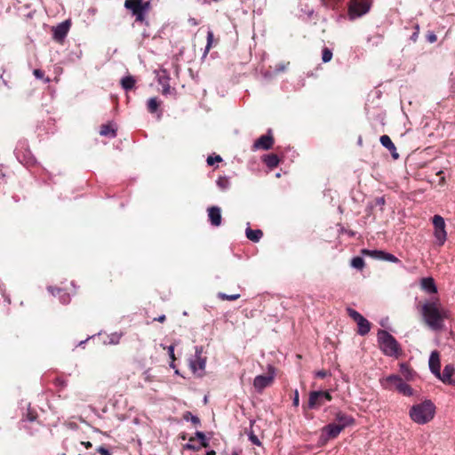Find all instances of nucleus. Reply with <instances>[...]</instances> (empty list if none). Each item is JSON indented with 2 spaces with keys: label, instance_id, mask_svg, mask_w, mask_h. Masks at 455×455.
Here are the masks:
<instances>
[{
  "label": "nucleus",
  "instance_id": "nucleus-1",
  "mask_svg": "<svg viewBox=\"0 0 455 455\" xmlns=\"http://www.w3.org/2000/svg\"><path fill=\"white\" fill-rule=\"evenodd\" d=\"M421 315L426 325L432 331L443 329L445 320L450 318L451 312L444 307L438 298L427 300L421 306Z\"/></svg>",
  "mask_w": 455,
  "mask_h": 455
},
{
  "label": "nucleus",
  "instance_id": "nucleus-2",
  "mask_svg": "<svg viewBox=\"0 0 455 455\" xmlns=\"http://www.w3.org/2000/svg\"><path fill=\"white\" fill-rule=\"evenodd\" d=\"M436 407L435 403L426 399L419 403L412 405L409 411L411 419L419 425H425L430 422L435 415Z\"/></svg>",
  "mask_w": 455,
  "mask_h": 455
},
{
  "label": "nucleus",
  "instance_id": "nucleus-3",
  "mask_svg": "<svg viewBox=\"0 0 455 455\" xmlns=\"http://www.w3.org/2000/svg\"><path fill=\"white\" fill-rule=\"evenodd\" d=\"M377 338L379 349L385 355L397 358L401 355L399 343L388 331L379 330Z\"/></svg>",
  "mask_w": 455,
  "mask_h": 455
},
{
  "label": "nucleus",
  "instance_id": "nucleus-4",
  "mask_svg": "<svg viewBox=\"0 0 455 455\" xmlns=\"http://www.w3.org/2000/svg\"><path fill=\"white\" fill-rule=\"evenodd\" d=\"M150 2L144 0H125L124 7L131 11L135 21L148 24L147 15L150 10Z\"/></svg>",
  "mask_w": 455,
  "mask_h": 455
},
{
  "label": "nucleus",
  "instance_id": "nucleus-5",
  "mask_svg": "<svg viewBox=\"0 0 455 455\" xmlns=\"http://www.w3.org/2000/svg\"><path fill=\"white\" fill-rule=\"evenodd\" d=\"M204 353V347L202 346H196L195 347V355L189 360V366L191 371L198 376H203L206 365V357L202 355Z\"/></svg>",
  "mask_w": 455,
  "mask_h": 455
},
{
  "label": "nucleus",
  "instance_id": "nucleus-6",
  "mask_svg": "<svg viewBox=\"0 0 455 455\" xmlns=\"http://www.w3.org/2000/svg\"><path fill=\"white\" fill-rule=\"evenodd\" d=\"M332 399L331 392L326 391H312L309 393L307 407L309 409H317L324 404L325 402H330Z\"/></svg>",
  "mask_w": 455,
  "mask_h": 455
},
{
  "label": "nucleus",
  "instance_id": "nucleus-7",
  "mask_svg": "<svg viewBox=\"0 0 455 455\" xmlns=\"http://www.w3.org/2000/svg\"><path fill=\"white\" fill-rule=\"evenodd\" d=\"M275 371L272 365L268 366V372L267 375H258L254 378L253 387L259 392H262L266 387H269L275 379Z\"/></svg>",
  "mask_w": 455,
  "mask_h": 455
},
{
  "label": "nucleus",
  "instance_id": "nucleus-8",
  "mask_svg": "<svg viewBox=\"0 0 455 455\" xmlns=\"http://www.w3.org/2000/svg\"><path fill=\"white\" fill-rule=\"evenodd\" d=\"M371 8L368 0H351L349 4V16L351 19H355L367 13Z\"/></svg>",
  "mask_w": 455,
  "mask_h": 455
},
{
  "label": "nucleus",
  "instance_id": "nucleus-9",
  "mask_svg": "<svg viewBox=\"0 0 455 455\" xmlns=\"http://www.w3.org/2000/svg\"><path fill=\"white\" fill-rule=\"evenodd\" d=\"M342 430V427L336 423L328 424L322 429L321 440L323 443H326L330 439H334Z\"/></svg>",
  "mask_w": 455,
  "mask_h": 455
},
{
  "label": "nucleus",
  "instance_id": "nucleus-10",
  "mask_svg": "<svg viewBox=\"0 0 455 455\" xmlns=\"http://www.w3.org/2000/svg\"><path fill=\"white\" fill-rule=\"evenodd\" d=\"M270 133L271 131H268L267 134L262 135L257 140H255L252 146L253 149H270L274 144V139Z\"/></svg>",
  "mask_w": 455,
  "mask_h": 455
},
{
  "label": "nucleus",
  "instance_id": "nucleus-11",
  "mask_svg": "<svg viewBox=\"0 0 455 455\" xmlns=\"http://www.w3.org/2000/svg\"><path fill=\"white\" fill-rule=\"evenodd\" d=\"M428 366H429L430 371L435 376H440L441 363H440V354L438 351L434 350L431 352L429 360H428Z\"/></svg>",
  "mask_w": 455,
  "mask_h": 455
},
{
  "label": "nucleus",
  "instance_id": "nucleus-12",
  "mask_svg": "<svg viewBox=\"0 0 455 455\" xmlns=\"http://www.w3.org/2000/svg\"><path fill=\"white\" fill-rule=\"evenodd\" d=\"M70 22L65 20L52 28L53 38L57 41L64 39L69 30Z\"/></svg>",
  "mask_w": 455,
  "mask_h": 455
},
{
  "label": "nucleus",
  "instance_id": "nucleus-13",
  "mask_svg": "<svg viewBox=\"0 0 455 455\" xmlns=\"http://www.w3.org/2000/svg\"><path fill=\"white\" fill-rule=\"evenodd\" d=\"M454 373L455 367L452 364H447L444 366L443 372L440 371V376L435 377L445 384L455 386V379H451Z\"/></svg>",
  "mask_w": 455,
  "mask_h": 455
},
{
  "label": "nucleus",
  "instance_id": "nucleus-14",
  "mask_svg": "<svg viewBox=\"0 0 455 455\" xmlns=\"http://www.w3.org/2000/svg\"><path fill=\"white\" fill-rule=\"evenodd\" d=\"M420 288L428 294L437 293V286L432 277H424L420 280Z\"/></svg>",
  "mask_w": 455,
  "mask_h": 455
},
{
  "label": "nucleus",
  "instance_id": "nucleus-15",
  "mask_svg": "<svg viewBox=\"0 0 455 455\" xmlns=\"http://www.w3.org/2000/svg\"><path fill=\"white\" fill-rule=\"evenodd\" d=\"M208 217L211 224L219 227L221 224L220 208L218 206H212L208 209Z\"/></svg>",
  "mask_w": 455,
  "mask_h": 455
},
{
  "label": "nucleus",
  "instance_id": "nucleus-16",
  "mask_svg": "<svg viewBox=\"0 0 455 455\" xmlns=\"http://www.w3.org/2000/svg\"><path fill=\"white\" fill-rule=\"evenodd\" d=\"M403 379L398 375H389L385 379H381V385L386 389H390L393 386L397 390L399 382H403Z\"/></svg>",
  "mask_w": 455,
  "mask_h": 455
},
{
  "label": "nucleus",
  "instance_id": "nucleus-17",
  "mask_svg": "<svg viewBox=\"0 0 455 455\" xmlns=\"http://www.w3.org/2000/svg\"><path fill=\"white\" fill-rule=\"evenodd\" d=\"M335 419L338 421L337 425H339V427H342V429H344L345 427H347L348 426L353 425L355 422V419H353V417H351L342 411H338L335 414Z\"/></svg>",
  "mask_w": 455,
  "mask_h": 455
},
{
  "label": "nucleus",
  "instance_id": "nucleus-18",
  "mask_svg": "<svg viewBox=\"0 0 455 455\" xmlns=\"http://www.w3.org/2000/svg\"><path fill=\"white\" fill-rule=\"evenodd\" d=\"M356 323L358 326V333L360 335L364 336L370 331L371 324L366 318L362 317Z\"/></svg>",
  "mask_w": 455,
  "mask_h": 455
},
{
  "label": "nucleus",
  "instance_id": "nucleus-19",
  "mask_svg": "<svg viewBox=\"0 0 455 455\" xmlns=\"http://www.w3.org/2000/svg\"><path fill=\"white\" fill-rule=\"evenodd\" d=\"M399 367H400V372L405 379H407V380L413 379V378L415 376V372L409 367L408 364L402 363H400Z\"/></svg>",
  "mask_w": 455,
  "mask_h": 455
},
{
  "label": "nucleus",
  "instance_id": "nucleus-20",
  "mask_svg": "<svg viewBox=\"0 0 455 455\" xmlns=\"http://www.w3.org/2000/svg\"><path fill=\"white\" fill-rule=\"evenodd\" d=\"M245 233H246V237L249 240L255 242V243L259 242L263 235V233L260 229H251L250 228H248L246 229Z\"/></svg>",
  "mask_w": 455,
  "mask_h": 455
},
{
  "label": "nucleus",
  "instance_id": "nucleus-21",
  "mask_svg": "<svg viewBox=\"0 0 455 455\" xmlns=\"http://www.w3.org/2000/svg\"><path fill=\"white\" fill-rule=\"evenodd\" d=\"M48 291L52 294L55 295V291L60 294V301L62 304H68L70 301V296L68 293L64 292L61 289H55L52 287H48Z\"/></svg>",
  "mask_w": 455,
  "mask_h": 455
},
{
  "label": "nucleus",
  "instance_id": "nucleus-22",
  "mask_svg": "<svg viewBox=\"0 0 455 455\" xmlns=\"http://www.w3.org/2000/svg\"><path fill=\"white\" fill-rule=\"evenodd\" d=\"M434 235L436 240V243L440 246L445 243L447 238L445 228L435 229Z\"/></svg>",
  "mask_w": 455,
  "mask_h": 455
},
{
  "label": "nucleus",
  "instance_id": "nucleus-23",
  "mask_svg": "<svg viewBox=\"0 0 455 455\" xmlns=\"http://www.w3.org/2000/svg\"><path fill=\"white\" fill-rule=\"evenodd\" d=\"M100 134L101 136L115 138L116 136V131L109 124H104L100 127Z\"/></svg>",
  "mask_w": 455,
  "mask_h": 455
},
{
  "label": "nucleus",
  "instance_id": "nucleus-24",
  "mask_svg": "<svg viewBox=\"0 0 455 455\" xmlns=\"http://www.w3.org/2000/svg\"><path fill=\"white\" fill-rule=\"evenodd\" d=\"M263 161L266 164V165L269 168H275L279 164V158L275 154L267 155L264 157Z\"/></svg>",
  "mask_w": 455,
  "mask_h": 455
},
{
  "label": "nucleus",
  "instance_id": "nucleus-25",
  "mask_svg": "<svg viewBox=\"0 0 455 455\" xmlns=\"http://www.w3.org/2000/svg\"><path fill=\"white\" fill-rule=\"evenodd\" d=\"M362 254L363 256L371 257L374 259L381 260L382 255H383V251L363 249V250H362Z\"/></svg>",
  "mask_w": 455,
  "mask_h": 455
},
{
  "label": "nucleus",
  "instance_id": "nucleus-26",
  "mask_svg": "<svg viewBox=\"0 0 455 455\" xmlns=\"http://www.w3.org/2000/svg\"><path fill=\"white\" fill-rule=\"evenodd\" d=\"M397 391L405 396L413 395V389L411 387V386L406 384L404 381L399 382Z\"/></svg>",
  "mask_w": 455,
  "mask_h": 455
},
{
  "label": "nucleus",
  "instance_id": "nucleus-27",
  "mask_svg": "<svg viewBox=\"0 0 455 455\" xmlns=\"http://www.w3.org/2000/svg\"><path fill=\"white\" fill-rule=\"evenodd\" d=\"M121 84L124 90H131L135 84V79L132 76H124L121 80Z\"/></svg>",
  "mask_w": 455,
  "mask_h": 455
},
{
  "label": "nucleus",
  "instance_id": "nucleus-28",
  "mask_svg": "<svg viewBox=\"0 0 455 455\" xmlns=\"http://www.w3.org/2000/svg\"><path fill=\"white\" fill-rule=\"evenodd\" d=\"M381 145L389 151H395V144L387 135H382L379 139Z\"/></svg>",
  "mask_w": 455,
  "mask_h": 455
},
{
  "label": "nucleus",
  "instance_id": "nucleus-29",
  "mask_svg": "<svg viewBox=\"0 0 455 455\" xmlns=\"http://www.w3.org/2000/svg\"><path fill=\"white\" fill-rule=\"evenodd\" d=\"M159 102L156 97L150 98L148 100V109L150 113H156L158 109Z\"/></svg>",
  "mask_w": 455,
  "mask_h": 455
},
{
  "label": "nucleus",
  "instance_id": "nucleus-30",
  "mask_svg": "<svg viewBox=\"0 0 455 455\" xmlns=\"http://www.w3.org/2000/svg\"><path fill=\"white\" fill-rule=\"evenodd\" d=\"M433 225L435 229L445 228V222L440 215H435L433 218Z\"/></svg>",
  "mask_w": 455,
  "mask_h": 455
},
{
  "label": "nucleus",
  "instance_id": "nucleus-31",
  "mask_svg": "<svg viewBox=\"0 0 455 455\" xmlns=\"http://www.w3.org/2000/svg\"><path fill=\"white\" fill-rule=\"evenodd\" d=\"M217 186L221 189V190H227L229 186H230V182H229V180L228 178L227 177H220L217 181Z\"/></svg>",
  "mask_w": 455,
  "mask_h": 455
},
{
  "label": "nucleus",
  "instance_id": "nucleus-32",
  "mask_svg": "<svg viewBox=\"0 0 455 455\" xmlns=\"http://www.w3.org/2000/svg\"><path fill=\"white\" fill-rule=\"evenodd\" d=\"M351 266L356 269H362L364 267V261L361 257H354L351 260Z\"/></svg>",
  "mask_w": 455,
  "mask_h": 455
},
{
  "label": "nucleus",
  "instance_id": "nucleus-33",
  "mask_svg": "<svg viewBox=\"0 0 455 455\" xmlns=\"http://www.w3.org/2000/svg\"><path fill=\"white\" fill-rule=\"evenodd\" d=\"M212 42H213V32L212 30H208L207 44H206V46L204 49V56H205L209 52L210 49L212 48Z\"/></svg>",
  "mask_w": 455,
  "mask_h": 455
},
{
  "label": "nucleus",
  "instance_id": "nucleus-34",
  "mask_svg": "<svg viewBox=\"0 0 455 455\" xmlns=\"http://www.w3.org/2000/svg\"><path fill=\"white\" fill-rule=\"evenodd\" d=\"M381 260H385V261H388V262H393V263L400 262V260H399V259L397 257H395V255H393L391 253L386 252L384 251H383V255H382Z\"/></svg>",
  "mask_w": 455,
  "mask_h": 455
},
{
  "label": "nucleus",
  "instance_id": "nucleus-35",
  "mask_svg": "<svg viewBox=\"0 0 455 455\" xmlns=\"http://www.w3.org/2000/svg\"><path fill=\"white\" fill-rule=\"evenodd\" d=\"M108 338H109V341H108L109 344L116 345L120 342V339L122 338V333L121 332L111 333Z\"/></svg>",
  "mask_w": 455,
  "mask_h": 455
},
{
  "label": "nucleus",
  "instance_id": "nucleus-36",
  "mask_svg": "<svg viewBox=\"0 0 455 455\" xmlns=\"http://www.w3.org/2000/svg\"><path fill=\"white\" fill-rule=\"evenodd\" d=\"M332 58V52L328 49L324 48L322 52V60L324 63L329 62Z\"/></svg>",
  "mask_w": 455,
  "mask_h": 455
},
{
  "label": "nucleus",
  "instance_id": "nucleus-37",
  "mask_svg": "<svg viewBox=\"0 0 455 455\" xmlns=\"http://www.w3.org/2000/svg\"><path fill=\"white\" fill-rule=\"evenodd\" d=\"M347 313L348 315L356 323L359 321V319L363 317L360 313L352 308H347Z\"/></svg>",
  "mask_w": 455,
  "mask_h": 455
},
{
  "label": "nucleus",
  "instance_id": "nucleus-38",
  "mask_svg": "<svg viewBox=\"0 0 455 455\" xmlns=\"http://www.w3.org/2000/svg\"><path fill=\"white\" fill-rule=\"evenodd\" d=\"M219 297L222 299H226V300H229V301H232V300H235L237 299L239 297H240V294H232V295H228L226 293H219Z\"/></svg>",
  "mask_w": 455,
  "mask_h": 455
},
{
  "label": "nucleus",
  "instance_id": "nucleus-39",
  "mask_svg": "<svg viewBox=\"0 0 455 455\" xmlns=\"http://www.w3.org/2000/svg\"><path fill=\"white\" fill-rule=\"evenodd\" d=\"M184 419L186 420H188L190 419L191 422L195 425H199L200 424V419L197 416H195L193 414H191L190 412H188L185 416H184Z\"/></svg>",
  "mask_w": 455,
  "mask_h": 455
},
{
  "label": "nucleus",
  "instance_id": "nucleus-40",
  "mask_svg": "<svg viewBox=\"0 0 455 455\" xmlns=\"http://www.w3.org/2000/svg\"><path fill=\"white\" fill-rule=\"evenodd\" d=\"M196 436L201 441V443L203 446L206 447L207 446V440H206V437H205V435L201 432V431H197L196 432Z\"/></svg>",
  "mask_w": 455,
  "mask_h": 455
},
{
  "label": "nucleus",
  "instance_id": "nucleus-41",
  "mask_svg": "<svg viewBox=\"0 0 455 455\" xmlns=\"http://www.w3.org/2000/svg\"><path fill=\"white\" fill-rule=\"evenodd\" d=\"M207 164L208 165H213L214 163H219V162H221L222 161V158L220 156H208L207 157Z\"/></svg>",
  "mask_w": 455,
  "mask_h": 455
},
{
  "label": "nucleus",
  "instance_id": "nucleus-42",
  "mask_svg": "<svg viewBox=\"0 0 455 455\" xmlns=\"http://www.w3.org/2000/svg\"><path fill=\"white\" fill-rule=\"evenodd\" d=\"M249 440L255 445L260 446L261 443L259 439L252 432L248 435Z\"/></svg>",
  "mask_w": 455,
  "mask_h": 455
},
{
  "label": "nucleus",
  "instance_id": "nucleus-43",
  "mask_svg": "<svg viewBox=\"0 0 455 455\" xmlns=\"http://www.w3.org/2000/svg\"><path fill=\"white\" fill-rule=\"evenodd\" d=\"M315 376L316 378H321V379H323L327 376H331V373L325 370H320V371H317L315 372Z\"/></svg>",
  "mask_w": 455,
  "mask_h": 455
},
{
  "label": "nucleus",
  "instance_id": "nucleus-44",
  "mask_svg": "<svg viewBox=\"0 0 455 455\" xmlns=\"http://www.w3.org/2000/svg\"><path fill=\"white\" fill-rule=\"evenodd\" d=\"M160 83L163 84V94L167 95L170 93L171 86L168 84V82H163L162 79H160Z\"/></svg>",
  "mask_w": 455,
  "mask_h": 455
},
{
  "label": "nucleus",
  "instance_id": "nucleus-45",
  "mask_svg": "<svg viewBox=\"0 0 455 455\" xmlns=\"http://www.w3.org/2000/svg\"><path fill=\"white\" fill-rule=\"evenodd\" d=\"M167 351H168L169 356L172 359V361H174L175 360L174 346L173 345L169 346L167 347Z\"/></svg>",
  "mask_w": 455,
  "mask_h": 455
},
{
  "label": "nucleus",
  "instance_id": "nucleus-46",
  "mask_svg": "<svg viewBox=\"0 0 455 455\" xmlns=\"http://www.w3.org/2000/svg\"><path fill=\"white\" fill-rule=\"evenodd\" d=\"M97 451L100 454V455H111V453L109 452V451L108 449H106L105 447L103 446H100L97 448Z\"/></svg>",
  "mask_w": 455,
  "mask_h": 455
},
{
  "label": "nucleus",
  "instance_id": "nucleus-47",
  "mask_svg": "<svg viewBox=\"0 0 455 455\" xmlns=\"http://www.w3.org/2000/svg\"><path fill=\"white\" fill-rule=\"evenodd\" d=\"M427 41H428L429 43H431V44H432V43H435V42L436 41L437 37H436V36H435V33L430 32V33H428V34H427Z\"/></svg>",
  "mask_w": 455,
  "mask_h": 455
},
{
  "label": "nucleus",
  "instance_id": "nucleus-48",
  "mask_svg": "<svg viewBox=\"0 0 455 455\" xmlns=\"http://www.w3.org/2000/svg\"><path fill=\"white\" fill-rule=\"evenodd\" d=\"M292 403L296 407L299 406V392H298V390L295 391Z\"/></svg>",
  "mask_w": 455,
  "mask_h": 455
},
{
  "label": "nucleus",
  "instance_id": "nucleus-49",
  "mask_svg": "<svg viewBox=\"0 0 455 455\" xmlns=\"http://www.w3.org/2000/svg\"><path fill=\"white\" fill-rule=\"evenodd\" d=\"M34 76L36 77V78H39L41 79L44 76V73L42 70L40 69H35L34 72H33Z\"/></svg>",
  "mask_w": 455,
  "mask_h": 455
},
{
  "label": "nucleus",
  "instance_id": "nucleus-50",
  "mask_svg": "<svg viewBox=\"0 0 455 455\" xmlns=\"http://www.w3.org/2000/svg\"><path fill=\"white\" fill-rule=\"evenodd\" d=\"M415 29H416V31H415V32H413V35L411 36V39H412L413 41H415V40L417 39V37H418V34H419V25H416V26H415Z\"/></svg>",
  "mask_w": 455,
  "mask_h": 455
},
{
  "label": "nucleus",
  "instance_id": "nucleus-51",
  "mask_svg": "<svg viewBox=\"0 0 455 455\" xmlns=\"http://www.w3.org/2000/svg\"><path fill=\"white\" fill-rule=\"evenodd\" d=\"M393 158L397 159L399 157L398 153L396 152V148L395 147V151H390Z\"/></svg>",
  "mask_w": 455,
  "mask_h": 455
},
{
  "label": "nucleus",
  "instance_id": "nucleus-52",
  "mask_svg": "<svg viewBox=\"0 0 455 455\" xmlns=\"http://www.w3.org/2000/svg\"><path fill=\"white\" fill-rule=\"evenodd\" d=\"M82 444L86 448V449H89L91 448L92 445V443L91 442H83Z\"/></svg>",
  "mask_w": 455,
  "mask_h": 455
},
{
  "label": "nucleus",
  "instance_id": "nucleus-53",
  "mask_svg": "<svg viewBox=\"0 0 455 455\" xmlns=\"http://www.w3.org/2000/svg\"><path fill=\"white\" fill-rule=\"evenodd\" d=\"M189 23L194 26H196L198 24L197 21L196 20V19H194V18L189 19Z\"/></svg>",
  "mask_w": 455,
  "mask_h": 455
},
{
  "label": "nucleus",
  "instance_id": "nucleus-54",
  "mask_svg": "<svg viewBox=\"0 0 455 455\" xmlns=\"http://www.w3.org/2000/svg\"><path fill=\"white\" fill-rule=\"evenodd\" d=\"M285 69V67L284 65H279L277 68H276V71L279 72V71H283Z\"/></svg>",
  "mask_w": 455,
  "mask_h": 455
},
{
  "label": "nucleus",
  "instance_id": "nucleus-55",
  "mask_svg": "<svg viewBox=\"0 0 455 455\" xmlns=\"http://www.w3.org/2000/svg\"><path fill=\"white\" fill-rule=\"evenodd\" d=\"M156 320H157L159 322H164L165 320V315H162L158 318H156Z\"/></svg>",
  "mask_w": 455,
  "mask_h": 455
},
{
  "label": "nucleus",
  "instance_id": "nucleus-56",
  "mask_svg": "<svg viewBox=\"0 0 455 455\" xmlns=\"http://www.w3.org/2000/svg\"><path fill=\"white\" fill-rule=\"evenodd\" d=\"M35 419H36V417H34V416H33V415H31L30 413H28V419L29 421H33V420H35Z\"/></svg>",
  "mask_w": 455,
  "mask_h": 455
},
{
  "label": "nucleus",
  "instance_id": "nucleus-57",
  "mask_svg": "<svg viewBox=\"0 0 455 455\" xmlns=\"http://www.w3.org/2000/svg\"><path fill=\"white\" fill-rule=\"evenodd\" d=\"M377 202H378V204H384L385 200H384V198H382V197H381V198H378Z\"/></svg>",
  "mask_w": 455,
  "mask_h": 455
},
{
  "label": "nucleus",
  "instance_id": "nucleus-58",
  "mask_svg": "<svg viewBox=\"0 0 455 455\" xmlns=\"http://www.w3.org/2000/svg\"><path fill=\"white\" fill-rule=\"evenodd\" d=\"M207 455H215V451H207Z\"/></svg>",
  "mask_w": 455,
  "mask_h": 455
},
{
  "label": "nucleus",
  "instance_id": "nucleus-59",
  "mask_svg": "<svg viewBox=\"0 0 455 455\" xmlns=\"http://www.w3.org/2000/svg\"><path fill=\"white\" fill-rule=\"evenodd\" d=\"M170 366H171L172 368H174V367H175V365H174V361H172V363H171Z\"/></svg>",
  "mask_w": 455,
  "mask_h": 455
},
{
  "label": "nucleus",
  "instance_id": "nucleus-60",
  "mask_svg": "<svg viewBox=\"0 0 455 455\" xmlns=\"http://www.w3.org/2000/svg\"><path fill=\"white\" fill-rule=\"evenodd\" d=\"M233 455H238V453H236V452H234V453H233Z\"/></svg>",
  "mask_w": 455,
  "mask_h": 455
}]
</instances>
